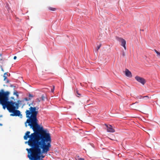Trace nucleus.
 I'll return each instance as SVG.
<instances>
[{
    "label": "nucleus",
    "mask_w": 160,
    "mask_h": 160,
    "mask_svg": "<svg viewBox=\"0 0 160 160\" xmlns=\"http://www.w3.org/2000/svg\"><path fill=\"white\" fill-rule=\"evenodd\" d=\"M2 93L1 95V98H0V102L3 103H6L12 106L16 103L13 101H8V95L9 92H4L3 90H2Z\"/></svg>",
    "instance_id": "obj_2"
},
{
    "label": "nucleus",
    "mask_w": 160,
    "mask_h": 160,
    "mask_svg": "<svg viewBox=\"0 0 160 160\" xmlns=\"http://www.w3.org/2000/svg\"><path fill=\"white\" fill-rule=\"evenodd\" d=\"M136 98L137 99H140L141 98H147L148 99L149 98V97L148 96H142L140 95V96H137Z\"/></svg>",
    "instance_id": "obj_9"
},
{
    "label": "nucleus",
    "mask_w": 160,
    "mask_h": 160,
    "mask_svg": "<svg viewBox=\"0 0 160 160\" xmlns=\"http://www.w3.org/2000/svg\"><path fill=\"white\" fill-rule=\"evenodd\" d=\"M1 69H2V71L4 72V70H3V68H1Z\"/></svg>",
    "instance_id": "obj_27"
},
{
    "label": "nucleus",
    "mask_w": 160,
    "mask_h": 160,
    "mask_svg": "<svg viewBox=\"0 0 160 160\" xmlns=\"http://www.w3.org/2000/svg\"><path fill=\"white\" fill-rule=\"evenodd\" d=\"M135 79L137 81L143 85L145 84L146 82L145 79L138 76H136L135 77Z\"/></svg>",
    "instance_id": "obj_6"
},
{
    "label": "nucleus",
    "mask_w": 160,
    "mask_h": 160,
    "mask_svg": "<svg viewBox=\"0 0 160 160\" xmlns=\"http://www.w3.org/2000/svg\"><path fill=\"white\" fill-rule=\"evenodd\" d=\"M38 109V108H37L36 107L31 106L25 112L26 117L28 118L25 122V126L27 127V123H28V125L34 132L30 135V132L27 131L24 137L25 140L29 138L25 143H28L31 147L29 149H26L28 152V157L30 160H43L42 158L44 156L42 153H47L51 147V138L50 133L38 123L37 115Z\"/></svg>",
    "instance_id": "obj_1"
},
{
    "label": "nucleus",
    "mask_w": 160,
    "mask_h": 160,
    "mask_svg": "<svg viewBox=\"0 0 160 160\" xmlns=\"http://www.w3.org/2000/svg\"><path fill=\"white\" fill-rule=\"evenodd\" d=\"M17 58V57L16 56H15L14 57V58H13V59L14 60H15Z\"/></svg>",
    "instance_id": "obj_22"
},
{
    "label": "nucleus",
    "mask_w": 160,
    "mask_h": 160,
    "mask_svg": "<svg viewBox=\"0 0 160 160\" xmlns=\"http://www.w3.org/2000/svg\"><path fill=\"white\" fill-rule=\"evenodd\" d=\"M116 39L118 41L121 43V45L124 48L125 50H126V42L125 40L122 38L118 37L116 38Z\"/></svg>",
    "instance_id": "obj_4"
},
{
    "label": "nucleus",
    "mask_w": 160,
    "mask_h": 160,
    "mask_svg": "<svg viewBox=\"0 0 160 160\" xmlns=\"http://www.w3.org/2000/svg\"><path fill=\"white\" fill-rule=\"evenodd\" d=\"M138 102H136L135 103H132V105H131V107L133 108V109H136V107H134V105L136 103H138Z\"/></svg>",
    "instance_id": "obj_10"
},
{
    "label": "nucleus",
    "mask_w": 160,
    "mask_h": 160,
    "mask_svg": "<svg viewBox=\"0 0 160 160\" xmlns=\"http://www.w3.org/2000/svg\"><path fill=\"white\" fill-rule=\"evenodd\" d=\"M2 55V54H0V56L1 57Z\"/></svg>",
    "instance_id": "obj_29"
},
{
    "label": "nucleus",
    "mask_w": 160,
    "mask_h": 160,
    "mask_svg": "<svg viewBox=\"0 0 160 160\" xmlns=\"http://www.w3.org/2000/svg\"><path fill=\"white\" fill-rule=\"evenodd\" d=\"M9 82L8 80H7V82Z\"/></svg>",
    "instance_id": "obj_33"
},
{
    "label": "nucleus",
    "mask_w": 160,
    "mask_h": 160,
    "mask_svg": "<svg viewBox=\"0 0 160 160\" xmlns=\"http://www.w3.org/2000/svg\"><path fill=\"white\" fill-rule=\"evenodd\" d=\"M14 95H16L17 97H18V92L17 91H15L14 92V93H13Z\"/></svg>",
    "instance_id": "obj_14"
},
{
    "label": "nucleus",
    "mask_w": 160,
    "mask_h": 160,
    "mask_svg": "<svg viewBox=\"0 0 160 160\" xmlns=\"http://www.w3.org/2000/svg\"><path fill=\"white\" fill-rule=\"evenodd\" d=\"M125 74L126 76L130 78L132 77V76L131 72L127 69H125Z\"/></svg>",
    "instance_id": "obj_8"
},
{
    "label": "nucleus",
    "mask_w": 160,
    "mask_h": 160,
    "mask_svg": "<svg viewBox=\"0 0 160 160\" xmlns=\"http://www.w3.org/2000/svg\"><path fill=\"white\" fill-rule=\"evenodd\" d=\"M28 96L29 97V98H30L31 99V98H32L33 97V96L31 94H29Z\"/></svg>",
    "instance_id": "obj_17"
},
{
    "label": "nucleus",
    "mask_w": 160,
    "mask_h": 160,
    "mask_svg": "<svg viewBox=\"0 0 160 160\" xmlns=\"http://www.w3.org/2000/svg\"><path fill=\"white\" fill-rule=\"evenodd\" d=\"M77 92V94L79 96H80L81 95V94H79L78 93V91H77L76 92Z\"/></svg>",
    "instance_id": "obj_23"
},
{
    "label": "nucleus",
    "mask_w": 160,
    "mask_h": 160,
    "mask_svg": "<svg viewBox=\"0 0 160 160\" xmlns=\"http://www.w3.org/2000/svg\"><path fill=\"white\" fill-rule=\"evenodd\" d=\"M54 86H53V88H51V92H54Z\"/></svg>",
    "instance_id": "obj_20"
},
{
    "label": "nucleus",
    "mask_w": 160,
    "mask_h": 160,
    "mask_svg": "<svg viewBox=\"0 0 160 160\" xmlns=\"http://www.w3.org/2000/svg\"><path fill=\"white\" fill-rule=\"evenodd\" d=\"M48 8L49 10H50L52 11H54L56 10V9L55 8H51V7H49V8Z\"/></svg>",
    "instance_id": "obj_13"
},
{
    "label": "nucleus",
    "mask_w": 160,
    "mask_h": 160,
    "mask_svg": "<svg viewBox=\"0 0 160 160\" xmlns=\"http://www.w3.org/2000/svg\"><path fill=\"white\" fill-rule=\"evenodd\" d=\"M8 74L7 73V72H5L4 75L3 77H5L7 78V76L6 75H8Z\"/></svg>",
    "instance_id": "obj_18"
},
{
    "label": "nucleus",
    "mask_w": 160,
    "mask_h": 160,
    "mask_svg": "<svg viewBox=\"0 0 160 160\" xmlns=\"http://www.w3.org/2000/svg\"><path fill=\"white\" fill-rule=\"evenodd\" d=\"M2 123H0V126H2Z\"/></svg>",
    "instance_id": "obj_28"
},
{
    "label": "nucleus",
    "mask_w": 160,
    "mask_h": 160,
    "mask_svg": "<svg viewBox=\"0 0 160 160\" xmlns=\"http://www.w3.org/2000/svg\"><path fill=\"white\" fill-rule=\"evenodd\" d=\"M101 45L100 44L97 46V49H96V52H98V50L99 49V48H100L101 47Z\"/></svg>",
    "instance_id": "obj_11"
},
{
    "label": "nucleus",
    "mask_w": 160,
    "mask_h": 160,
    "mask_svg": "<svg viewBox=\"0 0 160 160\" xmlns=\"http://www.w3.org/2000/svg\"><path fill=\"white\" fill-rule=\"evenodd\" d=\"M31 99L30 98H25L23 100H25L26 101H28L30 100Z\"/></svg>",
    "instance_id": "obj_15"
},
{
    "label": "nucleus",
    "mask_w": 160,
    "mask_h": 160,
    "mask_svg": "<svg viewBox=\"0 0 160 160\" xmlns=\"http://www.w3.org/2000/svg\"><path fill=\"white\" fill-rule=\"evenodd\" d=\"M11 98H12V99H14V98L13 97H12Z\"/></svg>",
    "instance_id": "obj_30"
},
{
    "label": "nucleus",
    "mask_w": 160,
    "mask_h": 160,
    "mask_svg": "<svg viewBox=\"0 0 160 160\" xmlns=\"http://www.w3.org/2000/svg\"><path fill=\"white\" fill-rule=\"evenodd\" d=\"M151 160H153V159H151Z\"/></svg>",
    "instance_id": "obj_34"
},
{
    "label": "nucleus",
    "mask_w": 160,
    "mask_h": 160,
    "mask_svg": "<svg viewBox=\"0 0 160 160\" xmlns=\"http://www.w3.org/2000/svg\"><path fill=\"white\" fill-rule=\"evenodd\" d=\"M158 160H160V159H158Z\"/></svg>",
    "instance_id": "obj_35"
},
{
    "label": "nucleus",
    "mask_w": 160,
    "mask_h": 160,
    "mask_svg": "<svg viewBox=\"0 0 160 160\" xmlns=\"http://www.w3.org/2000/svg\"><path fill=\"white\" fill-rule=\"evenodd\" d=\"M2 93V91L1 92H0V98H1V95Z\"/></svg>",
    "instance_id": "obj_24"
},
{
    "label": "nucleus",
    "mask_w": 160,
    "mask_h": 160,
    "mask_svg": "<svg viewBox=\"0 0 160 160\" xmlns=\"http://www.w3.org/2000/svg\"><path fill=\"white\" fill-rule=\"evenodd\" d=\"M122 55L123 57H124L125 56V53L124 51L122 52Z\"/></svg>",
    "instance_id": "obj_21"
},
{
    "label": "nucleus",
    "mask_w": 160,
    "mask_h": 160,
    "mask_svg": "<svg viewBox=\"0 0 160 160\" xmlns=\"http://www.w3.org/2000/svg\"><path fill=\"white\" fill-rule=\"evenodd\" d=\"M4 80H5V79L7 78L5 77H4Z\"/></svg>",
    "instance_id": "obj_26"
},
{
    "label": "nucleus",
    "mask_w": 160,
    "mask_h": 160,
    "mask_svg": "<svg viewBox=\"0 0 160 160\" xmlns=\"http://www.w3.org/2000/svg\"><path fill=\"white\" fill-rule=\"evenodd\" d=\"M45 97L43 96V95L41 97V99L42 100H43L44 99Z\"/></svg>",
    "instance_id": "obj_19"
},
{
    "label": "nucleus",
    "mask_w": 160,
    "mask_h": 160,
    "mask_svg": "<svg viewBox=\"0 0 160 160\" xmlns=\"http://www.w3.org/2000/svg\"><path fill=\"white\" fill-rule=\"evenodd\" d=\"M75 160H84V159L83 158H77V157H75Z\"/></svg>",
    "instance_id": "obj_16"
},
{
    "label": "nucleus",
    "mask_w": 160,
    "mask_h": 160,
    "mask_svg": "<svg viewBox=\"0 0 160 160\" xmlns=\"http://www.w3.org/2000/svg\"><path fill=\"white\" fill-rule=\"evenodd\" d=\"M27 104L29 106H30V105L32 104L31 103H28Z\"/></svg>",
    "instance_id": "obj_25"
},
{
    "label": "nucleus",
    "mask_w": 160,
    "mask_h": 160,
    "mask_svg": "<svg viewBox=\"0 0 160 160\" xmlns=\"http://www.w3.org/2000/svg\"><path fill=\"white\" fill-rule=\"evenodd\" d=\"M107 128V131L108 132H115L114 129L113 128L111 125H107L105 124Z\"/></svg>",
    "instance_id": "obj_7"
},
{
    "label": "nucleus",
    "mask_w": 160,
    "mask_h": 160,
    "mask_svg": "<svg viewBox=\"0 0 160 160\" xmlns=\"http://www.w3.org/2000/svg\"><path fill=\"white\" fill-rule=\"evenodd\" d=\"M2 117V115H1V116H0V117Z\"/></svg>",
    "instance_id": "obj_32"
},
{
    "label": "nucleus",
    "mask_w": 160,
    "mask_h": 160,
    "mask_svg": "<svg viewBox=\"0 0 160 160\" xmlns=\"http://www.w3.org/2000/svg\"><path fill=\"white\" fill-rule=\"evenodd\" d=\"M19 104L18 103H16L14 105H13L12 106L10 111V112L12 113V114H11L10 115L11 116H20V118H22V115L21 114L20 112L17 110H16V109H18V108Z\"/></svg>",
    "instance_id": "obj_3"
},
{
    "label": "nucleus",
    "mask_w": 160,
    "mask_h": 160,
    "mask_svg": "<svg viewBox=\"0 0 160 160\" xmlns=\"http://www.w3.org/2000/svg\"><path fill=\"white\" fill-rule=\"evenodd\" d=\"M77 157L79 158V156H77Z\"/></svg>",
    "instance_id": "obj_31"
},
{
    "label": "nucleus",
    "mask_w": 160,
    "mask_h": 160,
    "mask_svg": "<svg viewBox=\"0 0 160 160\" xmlns=\"http://www.w3.org/2000/svg\"><path fill=\"white\" fill-rule=\"evenodd\" d=\"M0 104H1L3 108V109H5L6 108H7V110L9 111V112H10V110L12 107V106L6 103H3L0 102ZM11 111H10V112Z\"/></svg>",
    "instance_id": "obj_5"
},
{
    "label": "nucleus",
    "mask_w": 160,
    "mask_h": 160,
    "mask_svg": "<svg viewBox=\"0 0 160 160\" xmlns=\"http://www.w3.org/2000/svg\"><path fill=\"white\" fill-rule=\"evenodd\" d=\"M155 51L157 54V56L158 57H160V53L156 50H155Z\"/></svg>",
    "instance_id": "obj_12"
}]
</instances>
